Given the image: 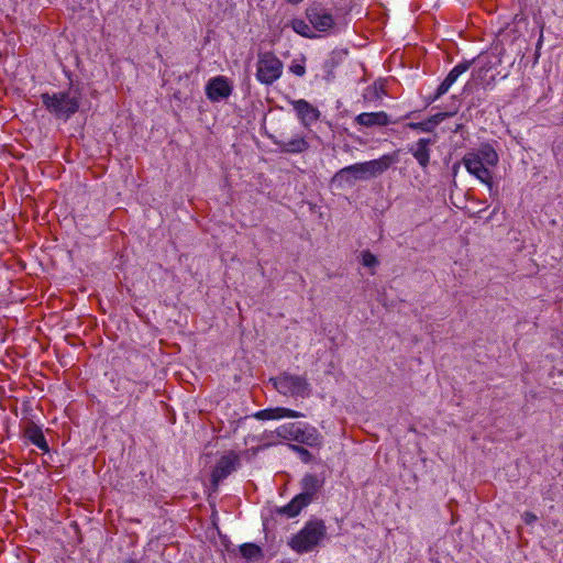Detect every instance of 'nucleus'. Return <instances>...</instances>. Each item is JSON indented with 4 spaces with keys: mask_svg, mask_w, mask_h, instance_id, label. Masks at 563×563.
<instances>
[{
    "mask_svg": "<svg viewBox=\"0 0 563 563\" xmlns=\"http://www.w3.org/2000/svg\"><path fill=\"white\" fill-rule=\"evenodd\" d=\"M498 161L497 152L489 144L482 145L477 151L466 153L462 158L466 170L487 186L490 196L496 194L490 168L495 167Z\"/></svg>",
    "mask_w": 563,
    "mask_h": 563,
    "instance_id": "nucleus-1",
    "label": "nucleus"
},
{
    "mask_svg": "<svg viewBox=\"0 0 563 563\" xmlns=\"http://www.w3.org/2000/svg\"><path fill=\"white\" fill-rule=\"evenodd\" d=\"M395 159L391 155H383L377 159L356 163L341 168L333 180L340 184L353 185L356 180H367L385 173Z\"/></svg>",
    "mask_w": 563,
    "mask_h": 563,
    "instance_id": "nucleus-2",
    "label": "nucleus"
},
{
    "mask_svg": "<svg viewBox=\"0 0 563 563\" xmlns=\"http://www.w3.org/2000/svg\"><path fill=\"white\" fill-rule=\"evenodd\" d=\"M41 99L51 114L63 120H68L74 115L80 106V92L71 89L53 93L44 92L41 95Z\"/></svg>",
    "mask_w": 563,
    "mask_h": 563,
    "instance_id": "nucleus-3",
    "label": "nucleus"
},
{
    "mask_svg": "<svg viewBox=\"0 0 563 563\" xmlns=\"http://www.w3.org/2000/svg\"><path fill=\"white\" fill-rule=\"evenodd\" d=\"M325 536L327 527L322 520H309L290 538L288 545L299 554L308 553L317 549Z\"/></svg>",
    "mask_w": 563,
    "mask_h": 563,
    "instance_id": "nucleus-4",
    "label": "nucleus"
},
{
    "mask_svg": "<svg viewBox=\"0 0 563 563\" xmlns=\"http://www.w3.org/2000/svg\"><path fill=\"white\" fill-rule=\"evenodd\" d=\"M276 433L284 440L295 441L312 448L322 444V437L319 431L307 423H285L276 429Z\"/></svg>",
    "mask_w": 563,
    "mask_h": 563,
    "instance_id": "nucleus-5",
    "label": "nucleus"
},
{
    "mask_svg": "<svg viewBox=\"0 0 563 563\" xmlns=\"http://www.w3.org/2000/svg\"><path fill=\"white\" fill-rule=\"evenodd\" d=\"M277 391L284 396L308 398L312 388L305 376L283 373L271 379Z\"/></svg>",
    "mask_w": 563,
    "mask_h": 563,
    "instance_id": "nucleus-6",
    "label": "nucleus"
},
{
    "mask_svg": "<svg viewBox=\"0 0 563 563\" xmlns=\"http://www.w3.org/2000/svg\"><path fill=\"white\" fill-rule=\"evenodd\" d=\"M283 68L282 60L274 53H262L257 59L256 79L263 85H272L282 77Z\"/></svg>",
    "mask_w": 563,
    "mask_h": 563,
    "instance_id": "nucleus-7",
    "label": "nucleus"
},
{
    "mask_svg": "<svg viewBox=\"0 0 563 563\" xmlns=\"http://www.w3.org/2000/svg\"><path fill=\"white\" fill-rule=\"evenodd\" d=\"M233 91V85L231 80L225 76H216L206 85V95L212 102H218L227 99Z\"/></svg>",
    "mask_w": 563,
    "mask_h": 563,
    "instance_id": "nucleus-8",
    "label": "nucleus"
},
{
    "mask_svg": "<svg viewBox=\"0 0 563 563\" xmlns=\"http://www.w3.org/2000/svg\"><path fill=\"white\" fill-rule=\"evenodd\" d=\"M239 466V456L234 452H229L222 455L212 473H211V483L213 486H218L221 481L227 478L231 473H233Z\"/></svg>",
    "mask_w": 563,
    "mask_h": 563,
    "instance_id": "nucleus-9",
    "label": "nucleus"
},
{
    "mask_svg": "<svg viewBox=\"0 0 563 563\" xmlns=\"http://www.w3.org/2000/svg\"><path fill=\"white\" fill-rule=\"evenodd\" d=\"M473 60H464L462 63H459L455 65L451 71L446 75L444 80L439 85L435 93L432 97H429V103L434 102L435 100L440 99L443 95H445L450 88L453 86V84L457 80V78L467 71L473 64Z\"/></svg>",
    "mask_w": 563,
    "mask_h": 563,
    "instance_id": "nucleus-10",
    "label": "nucleus"
},
{
    "mask_svg": "<svg viewBox=\"0 0 563 563\" xmlns=\"http://www.w3.org/2000/svg\"><path fill=\"white\" fill-rule=\"evenodd\" d=\"M291 106L305 128L311 126L320 118V111L305 99L292 100Z\"/></svg>",
    "mask_w": 563,
    "mask_h": 563,
    "instance_id": "nucleus-11",
    "label": "nucleus"
},
{
    "mask_svg": "<svg viewBox=\"0 0 563 563\" xmlns=\"http://www.w3.org/2000/svg\"><path fill=\"white\" fill-rule=\"evenodd\" d=\"M283 153L300 154L309 148V143L302 135H294L290 140L272 139Z\"/></svg>",
    "mask_w": 563,
    "mask_h": 563,
    "instance_id": "nucleus-12",
    "label": "nucleus"
},
{
    "mask_svg": "<svg viewBox=\"0 0 563 563\" xmlns=\"http://www.w3.org/2000/svg\"><path fill=\"white\" fill-rule=\"evenodd\" d=\"M433 144L431 139H419L415 144L408 147L409 153L416 158L421 168H427L430 163V145Z\"/></svg>",
    "mask_w": 563,
    "mask_h": 563,
    "instance_id": "nucleus-13",
    "label": "nucleus"
},
{
    "mask_svg": "<svg viewBox=\"0 0 563 563\" xmlns=\"http://www.w3.org/2000/svg\"><path fill=\"white\" fill-rule=\"evenodd\" d=\"M308 19L313 29H316L319 32H327L334 25V19L331 13L319 10V9H311L308 11Z\"/></svg>",
    "mask_w": 563,
    "mask_h": 563,
    "instance_id": "nucleus-14",
    "label": "nucleus"
},
{
    "mask_svg": "<svg viewBox=\"0 0 563 563\" xmlns=\"http://www.w3.org/2000/svg\"><path fill=\"white\" fill-rule=\"evenodd\" d=\"M305 417L302 412L283 408V407H276V408H268L263 409L254 413V418L258 420H274V419H283V418H301Z\"/></svg>",
    "mask_w": 563,
    "mask_h": 563,
    "instance_id": "nucleus-15",
    "label": "nucleus"
},
{
    "mask_svg": "<svg viewBox=\"0 0 563 563\" xmlns=\"http://www.w3.org/2000/svg\"><path fill=\"white\" fill-rule=\"evenodd\" d=\"M355 121L363 126H386L389 124V117L384 111L360 113Z\"/></svg>",
    "mask_w": 563,
    "mask_h": 563,
    "instance_id": "nucleus-16",
    "label": "nucleus"
},
{
    "mask_svg": "<svg viewBox=\"0 0 563 563\" xmlns=\"http://www.w3.org/2000/svg\"><path fill=\"white\" fill-rule=\"evenodd\" d=\"M24 437L32 444L37 446L43 452H48L49 448L44 437L42 428L35 423H30L24 430Z\"/></svg>",
    "mask_w": 563,
    "mask_h": 563,
    "instance_id": "nucleus-17",
    "label": "nucleus"
},
{
    "mask_svg": "<svg viewBox=\"0 0 563 563\" xmlns=\"http://www.w3.org/2000/svg\"><path fill=\"white\" fill-rule=\"evenodd\" d=\"M322 484L323 482L319 479L316 475L306 474L301 479L302 493H300V495L306 497L311 503L314 495L322 487Z\"/></svg>",
    "mask_w": 563,
    "mask_h": 563,
    "instance_id": "nucleus-18",
    "label": "nucleus"
},
{
    "mask_svg": "<svg viewBox=\"0 0 563 563\" xmlns=\"http://www.w3.org/2000/svg\"><path fill=\"white\" fill-rule=\"evenodd\" d=\"M309 504L310 501L306 497L298 494L287 505L279 508L278 514L284 515L287 518H294Z\"/></svg>",
    "mask_w": 563,
    "mask_h": 563,
    "instance_id": "nucleus-19",
    "label": "nucleus"
},
{
    "mask_svg": "<svg viewBox=\"0 0 563 563\" xmlns=\"http://www.w3.org/2000/svg\"><path fill=\"white\" fill-rule=\"evenodd\" d=\"M291 27L297 34H299L303 37H307V38L317 37V35L312 32L311 26L306 21H303L301 19H294L291 21Z\"/></svg>",
    "mask_w": 563,
    "mask_h": 563,
    "instance_id": "nucleus-20",
    "label": "nucleus"
},
{
    "mask_svg": "<svg viewBox=\"0 0 563 563\" xmlns=\"http://www.w3.org/2000/svg\"><path fill=\"white\" fill-rule=\"evenodd\" d=\"M240 553L247 560H257L262 558V550L254 543H244L240 547Z\"/></svg>",
    "mask_w": 563,
    "mask_h": 563,
    "instance_id": "nucleus-21",
    "label": "nucleus"
},
{
    "mask_svg": "<svg viewBox=\"0 0 563 563\" xmlns=\"http://www.w3.org/2000/svg\"><path fill=\"white\" fill-rule=\"evenodd\" d=\"M407 126L411 130H417V131H421V132H426V133L432 132L434 130L432 128L429 119L421 121V122H409L407 124Z\"/></svg>",
    "mask_w": 563,
    "mask_h": 563,
    "instance_id": "nucleus-22",
    "label": "nucleus"
},
{
    "mask_svg": "<svg viewBox=\"0 0 563 563\" xmlns=\"http://www.w3.org/2000/svg\"><path fill=\"white\" fill-rule=\"evenodd\" d=\"M362 264L365 267L374 268L377 266L378 261H377V257L369 251H363L362 252Z\"/></svg>",
    "mask_w": 563,
    "mask_h": 563,
    "instance_id": "nucleus-23",
    "label": "nucleus"
},
{
    "mask_svg": "<svg viewBox=\"0 0 563 563\" xmlns=\"http://www.w3.org/2000/svg\"><path fill=\"white\" fill-rule=\"evenodd\" d=\"M456 113V109L452 112H439L429 118V121L433 129H435L445 118L454 115Z\"/></svg>",
    "mask_w": 563,
    "mask_h": 563,
    "instance_id": "nucleus-24",
    "label": "nucleus"
},
{
    "mask_svg": "<svg viewBox=\"0 0 563 563\" xmlns=\"http://www.w3.org/2000/svg\"><path fill=\"white\" fill-rule=\"evenodd\" d=\"M291 448L295 452L298 453L302 462L309 463L312 460V454L303 446L291 445Z\"/></svg>",
    "mask_w": 563,
    "mask_h": 563,
    "instance_id": "nucleus-25",
    "label": "nucleus"
},
{
    "mask_svg": "<svg viewBox=\"0 0 563 563\" xmlns=\"http://www.w3.org/2000/svg\"><path fill=\"white\" fill-rule=\"evenodd\" d=\"M384 95V89L382 86L374 85L373 87H368L365 92V98H380Z\"/></svg>",
    "mask_w": 563,
    "mask_h": 563,
    "instance_id": "nucleus-26",
    "label": "nucleus"
},
{
    "mask_svg": "<svg viewBox=\"0 0 563 563\" xmlns=\"http://www.w3.org/2000/svg\"><path fill=\"white\" fill-rule=\"evenodd\" d=\"M289 70L298 77H302L306 74V67L301 63L292 62L289 66Z\"/></svg>",
    "mask_w": 563,
    "mask_h": 563,
    "instance_id": "nucleus-27",
    "label": "nucleus"
},
{
    "mask_svg": "<svg viewBox=\"0 0 563 563\" xmlns=\"http://www.w3.org/2000/svg\"><path fill=\"white\" fill-rule=\"evenodd\" d=\"M522 519L527 525H532L534 521H537V516L530 511H526L522 515Z\"/></svg>",
    "mask_w": 563,
    "mask_h": 563,
    "instance_id": "nucleus-28",
    "label": "nucleus"
},
{
    "mask_svg": "<svg viewBox=\"0 0 563 563\" xmlns=\"http://www.w3.org/2000/svg\"><path fill=\"white\" fill-rule=\"evenodd\" d=\"M471 89H472V82L467 81L463 88V93L471 91Z\"/></svg>",
    "mask_w": 563,
    "mask_h": 563,
    "instance_id": "nucleus-29",
    "label": "nucleus"
},
{
    "mask_svg": "<svg viewBox=\"0 0 563 563\" xmlns=\"http://www.w3.org/2000/svg\"><path fill=\"white\" fill-rule=\"evenodd\" d=\"M125 563H140V562L136 561L135 559H129V560H126Z\"/></svg>",
    "mask_w": 563,
    "mask_h": 563,
    "instance_id": "nucleus-30",
    "label": "nucleus"
}]
</instances>
